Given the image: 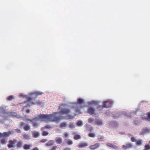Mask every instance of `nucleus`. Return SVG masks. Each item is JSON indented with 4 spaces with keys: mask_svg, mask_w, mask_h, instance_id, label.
<instances>
[{
    "mask_svg": "<svg viewBox=\"0 0 150 150\" xmlns=\"http://www.w3.org/2000/svg\"><path fill=\"white\" fill-rule=\"evenodd\" d=\"M99 146V144H97L96 145L94 146H92L91 147V148L92 149H95L96 148H97Z\"/></svg>",
    "mask_w": 150,
    "mask_h": 150,
    "instance_id": "9",
    "label": "nucleus"
},
{
    "mask_svg": "<svg viewBox=\"0 0 150 150\" xmlns=\"http://www.w3.org/2000/svg\"><path fill=\"white\" fill-rule=\"evenodd\" d=\"M25 129L26 130H28L29 129V127L28 126H25Z\"/></svg>",
    "mask_w": 150,
    "mask_h": 150,
    "instance_id": "23",
    "label": "nucleus"
},
{
    "mask_svg": "<svg viewBox=\"0 0 150 150\" xmlns=\"http://www.w3.org/2000/svg\"><path fill=\"white\" fill-rule=\"evenodd\" d=\"M83 102V101L81 99H79L78 101V104H80L82 103Z\"/></svg>",
    "mask_w": 150,
    "mask_h": 150,
    "instance_id": "15",
    "label": "nucleus"
},
{
    "mask_svg": "<svg viewBox=\"0 0 150 150\" xmlns=\"http://www.w3.org/2000/svg\"><path fill=\"white\" fill-rule=\"evenodd\" d=\"M130 147V146L129 145H127V146H125V145H124L123 146V148L124 149H126L127 148H129Z\"/></svg>",
    "mask_w": 150,
    "mask_h": 150,
    "instance_id": "13",
    "label": "nucleus"
},
{
    "mask_svg": "<svg viewBox=\"0 0 150 150\" xmlns=\"http://www.w3.org/2000/svg\"><path fill=\"white\" fill-rule=\"evenodd\" d=\"M149 149H150V147H149V145H146V146H145V150H148Z\"/></svg>",
    "mask_w": 150,
    "mask_h": 150,
    "instance_id": "21",
    "label": "nucleus"
},
{
    "mask_svg": "<svg viewBox=\"0 0 150 150\" xmlns=\"http://www.w3.org/2000/svg\"><path fill=\"white\" fill-rule=\"evenodd\" d=\"M63 113L65 114H66V113H67L68 112L67 110H63Z\"/></svg>",
    "mask_w": 150,
    "mask_h": 150,
    "instance_id": "26",
    "label": "nucleus"
},
{
    "mask_svg": "<svg viewBox=\"0 0 150 150\" xmlns=\"http://www.w3.org/2000/svg\"><path fill=\"white\" fill-rule=\"evenodd\" d=\"M148 118H150V113H149L148 114Z\"/></svg>",
    "mask_w": 150,
    "mask_h": 150,
    "instance_id": "29",
    "label": "nucleus"
},
{
    "mask_svg": "<svg viewBox=\"0 0 150 150\" xmlns=\"http://www.w3.org/2000/svg\"><path fill=\"white\" fill-rule=\"evenodd\" d=\"M15 142L13 141H10L9 144L8 145V146L9 148L14 146H15Z\"/></svg>",
    "mask_w": 150,
    "mask_h": 150,
    "instance_id": "3",
    "label": "nucleus"
},
{
    "mask_svg": "<svg viewBox=\"0 0 150 150\" xmlns=\"http://www.w3.org/2000/svg\"><path fill=\"white\" fill-rule=\"evenodd\" d=\"M27 112H28V113H29L30 112V110H27Z\"/></svg>",
    "mask_w": 150,
    "mask_h": 150,
    "instance_id": "30",
    "label": "nucleus"
},
{
    "mask_svg": "<svg viewBox=\"0 0 150 150\" xmlns=\"http://www.w3.org/2000/svg\"><path fill=\"white\" fill-rule=\"evenodd\" d=\"M56 142L58 144H60L62 142V139L61 138L57 137L56 139Z\"/></svg>",
    "mask_w": 150,
    "mask_h": 150,
    "instance_id": "4",
    "label": "nucleus"
},
{
    "mask_svg": "<svg viewBox=\"0 0 150 150\" xmlns=\"http://www.w3.org/2000/svg\"><path fill=\"white\" fill-rule=\"evenodd\" d=\"M143 144V142L142 140L140 139L138 140L136 143V144L137 145L139 146Z\"/></svg>",
    "mask_w": 150,
    "mask_h": 150,
    "instance_id": "5",
    "label": "nucleus"
},
{
    "mask_svg": "<svg viewBox=\"0 0 150 150\" xmlns=\"http://www.w3.org/2000/svg\"><path fill=\"white\" fill-rule=\"evenodd\" d=\"M131 140L132 142H134L136 140V139L134 137H132L131 138Z\"/></svg>",
    "mask_w": 150,
    "mask_h": 150,
    "instance_id": "20",
    "label": "nucleus"
},
{
    "mask_svg": "<svg viewBox=\"0 0 150 150\" xmlns=\"http://www.w3.org/2000/svg\"><path fill=\"white\" fill-rule=\"evenodd\" d=\"M1 142L2 144H5L7 142V140L6 139H3L1 140Z\"/></svg>",
    "mask_w": 150,
    "mask_h": 150,
    "instance_id": "11",
    "label": "nucleus"
},
{
    "mask_svg": "<svg viewBox=\"0 0 150 150\" xmlns=\"http://www.w3.org/2000/svg\"><path fill=\"white\" fill-rule=\"evenodd\" d=\"M93 109L92 108L89 109L88 110V112L90 114H92L93 113Z\"/></svg>",
    "mask_w": 150,
    "mask_h": 150,
    "instance_id": "12",
    "label": "nucleus"
},
{
    "mask_svg": "<svg viewBox=\"0 0 150 150\" xmlns=\"http://www.w3.org/2000/svg\"><path fill=\"white\" fill-rule=\"evenodd\" d=\"M54 143V142L52 141H50V142H49L47 143V144L49 145H50L53 144Z\"/></svg>",
    "mask_w": 150,
    "mask_h": 150,
    "instance_id": "17",
    "label": "nucleus"
},
{
    "mask_svg": "<svg viewBox=\"0 0 150 150\" xmlns=\"http://www.w3.org/2000/svg\"><path fill=\"white\" fill-rule=\"evenodd\" d=\"M45 141H46V140H42V141H42V142H45Z\"/></svg>",
    "mask_w": 150,
    "mask_h": 150,
    "instance_id": "31",
    "label": "nucleus"
},
{
    "mask_svg": "<svg viewBox=\"0 0 150 150\" xmlns=\"http://www.w3.org/2000/svg\"><path fill=\"white\" fill-rule=\"evenodd\" d=\"M81 137L79 135H77L76 136L74 137V139H80Z\"/></svg>",
    "mask_w": 150,
    "mask_h": 150,
    "instance_id": "14",
    "label": "nucleus"
},
{
    "mask_svg": "<svg viewBox=\"0 0 150 150\" xmlns=\"http://www.w3.org/2000/svg\"><path fill=\"white\" fill-rule=\"evenodd\" d=\"M72 143V142L70 140L68 141V144H71Z\"/></svg>",
    "mask_w": 150,
    "mask_h": 150,
    "instance_id": "27",
    "label": "nucleus"
},
{
    "mask_svg": "<svg viewBox=\"0 0 150 150\" xmlns=\"http://www.w3.org/2000/svg\"><path fill=\"white\" fill-rule=\"evenodd\" d=\"M87 146V144L86 143H83L82 144L81 146Z\"/></svg>",
    "mask_w": 150,
    "mask_h": 150,
    "instance_id": "24",
    "label": "nucleus"
},
{
    "mask_svg": "<svg viewBox=\"0 0 150 150\" xmlns=\"http://www.w3.org/2000/svg\"><path fill=\"white\" fill-rule=\"evenodd\" d=\"M88 135L89 137H93L94 136V134L93 133H91L88 134Z\"/></svg>",
    "mask_w": 150,
    "mask_h": 150,
    "instance_id": "22",
    "label": "nucleus"
},
{
    "mask_svg": "<svg viewBox=\"0 0 150 150\" xmlns=\"http://www.w3.org/2000/svg\"><path fill=\"white\" fill-rule=\"evenodd\" d=\"M14 97L13 96H11L8 97V100H11Z\"/></svg>",
    "mask_w": 150,
    "mask_h": 150,
    "instance_id": "16",
    "label": "nucleus"
},
{
    "mask_svg": "<svg viewBox=\"0 0 150 150\" xmlns=\"http://www.w3.org/2000/svg\"><path fill=\"white\" fill-rule=\"evenodd\" d=\"M22 143L20 142L17 145L18 147H19L22 145Z\"/></svg>",
    "mask_w": 150,
    "mask_h": 150,
    "instance_id": "25",
    "label": "nucleus"
},
{
    "mask_svg": "<svg viewBox=\"0 0 150 150\" xmlns=\"http://www.w3.org/2000/svg\"><path fill=\"white\" fill-rule=\"evenodd\" d=\"M54 121H56V120H54Z\"/></svg>",
    "mask_w": 150,
    "mask_h": 150,
    "instance_id": "33",
    "label": "nucleus"
},
{
    "mask_svg": "<svg viewBox=\"0 0 150 150\" xmlns=\"http://www.w3.org/2000/svg\"><path fill=\"white\" fill-rule=\"evenodd\" d=\"M53 118V116H52L50 115L47 116L44 115L42 116L38 120V121H51Z\"/></svg>",
    "mask_w": 150,
    "mask_h": 150,
    "instance_id": "1",
    "label": "nucleus"
},
{
    "mask_svg": "<svg viewBox=\"0 0 150 150\" xmlns=\"http://www.w3.org/2000/svg\"><path fill=\"white\" fill-rule=\"evenodd\" d=\"M33 134L34 137H37L39 136V134L38 132H34L33 133Z\"/></svg>",
    "mask_w": 150,
    "mask_h": 150,
    "instance_id": "8",
    "label": "nucleus"
},
{
    "mask_svg": "<svg viewBox=\"0 0 150 150\" xmlns=\"http://www.w3.org/2000/svg\"><path fill=\"white\" fill-rule=\"evenodd\" d=\"M8 136L9 134L8 133L4 132V133H0V138L2 137L4 138H5Z\"/></svg>",
    "mask_w": 150,
    "mask_h": 150,
    "instance_id": "2",
    "label": "nucleus"
},
{
    "mask_svg": "<svg viewBox=\"0 0 150 150\" xmlns=\"http://www.w3.org/2000/svg\"><path fill=\"white\" fill-rule=\"evenodd\" d=\"M67 125L66 123H63L61 125V127L62 128H64Z\"/></svg>",
    "mask_w": 150,
    "mask_h": 150,
    "instance_id": "19",
    "label": "nucleus"
},
{
    "mask_svg": "<svg viewBox=\"0 0 150 150\" xmlns=\"http://www.w3.org/2000/svg\"><path fill=\"white\" fill-rule=\"evenodd\" d=\"M108 145L109 146H110V147H113V148H114L117 147L116 146H115L113 145H112V144H111L110 143H108Z\"/></svg>",
    "mask_w": 150,
    "mask_h": 150,
    "instance_id": "10",
    "label": "nucleus"
},
{
    "mask_svg": "<svg viewBox=\"0 0 150 150\" xmlns=\"http://www.w3.org/2000/svg\"><path fill=\"white\" fill-rule=\"evenodd\" d=\"M13 142L15 143V142H16V141H13Z\"/></svg>",
    "mask_w": 150,
    "mask_h": 150,
    "instance_id": "32",
    "label": "nucleus"
},
{
    "mask_svg": "<svg viewBox=\"0 0 150 150\" xmlns=\"http://www.w3.org/2000/svg\"><path fill=\"white\" fill-rule=\"evenodd\" d=\"M30 146L27 145H25L24 146V149H28L30 148Z\"/></svg>",
    "mask_w": 150,
    "mask_h": 150,
    "instance_id": "6",
    "label": "nucleus"
},
{
    "mask_svg": "<svg viewBox=\"0 0 150 150\" xmlns=\"http://www.w3.org/2000/svg\"><path fill=\"white\" fill-rule=\"evenodd\" d=\"M33 150H39L37 148H35Z\"/></svg>",
    "mask_w": 150,
    "mask_h": 150,
    "instance_id": "28",
    "label": "nucleus"
},
{
    "mask_svg": "<svg viewBox=\"0 0 150 150\" xmlns=\"http://www.w3.org/2000/svg\"><path fill=\"white\" fill-rule=\"evenodd\" d=\"M83 125V123L81 121H79L77 123V125L79 126H81Z\"/></svg>",
    "mask_w": 150,
    "mask_h": 150,
    "instance_id": "7",
    "label": "nucleus"
},
{
    "mask_svg": "<svg viewBox=\"0 0 150 150\" xmlns=\"http://www.w3.org/2000/svg\"><path fill=\"white\" fill-rule=\"evenodd\" d=\"M48 134V132L45 131H43L42 133L43 135L44 136L47 135Z\"/></svg>",
    "mask_w": 150,
    "mask_h": 150,
    "instance_id": "18",
    "label": "nucleus"
}]
</instances>
